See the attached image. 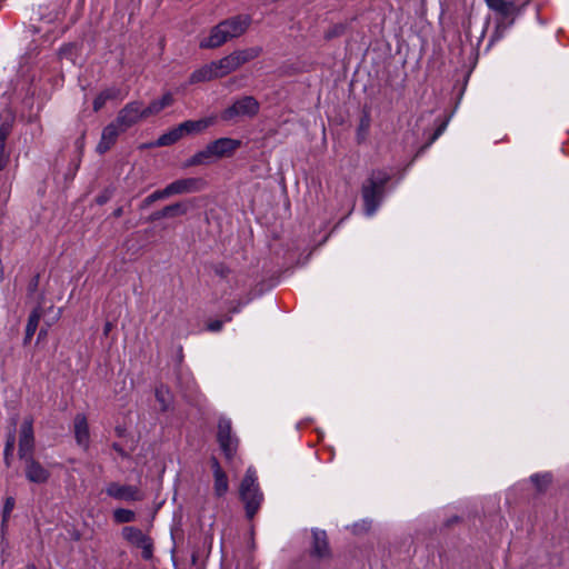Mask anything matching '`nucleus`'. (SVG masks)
<instances>
[{"label":"nucleus","mask_w":569,"mask_h":569,"mask_svg":"<svg viewBox=\"0 0 569 569\" xmlns=\"http://www.w3.org/2000/svg\"><path fill=\"white\" fill-rule=\"evenodd\" d=\"M391 180V174L383 169L372 170L361 186V196L366 216L372 217L379 209L386 187Z\"/></svg>","instance_id":"f257e3e1"},{"label":"nucleus","mask_w":569,"mask_h":569,"mask_svg":"<svg viewBox=\"0 0 569 569\" xmlns=\"http://www.w3.org/2000/svg\"><path fill=\"white\" fill-rule=\"evenodd\" d=\"M241 146V141L232 138H219L209 142L204 149L196 152L186 162L184 167H194L212 163L216 159L233 156Z\"/></svg>","instance_id":"f03ea898"},{"label":"nucleus","mask_w":569,"mask_h":569,"mask_svg":"<svg viewBox=\"0 0 569 569\" xmlns=\"http://www.w3.org/2000/svg\"><path fill=\"white\" fill-rule=\"evenodd\" d=\"M239 496L244 505L246 516L251 520L258 513L264 499L254 469H247L240 483Z\"/></svg>","instance_id":"7ed1b4c3"},{"label":"nucleus","mask_w":569,"mask_h":569,"mask_svg":"<svg viewBox=\"0 0 569 569\" xmlns=\"http://www.w3.org/2000/svg\"><path fill=\"white\" fill-rule=\"evenodd\" d=\"M260 110V103L253 96H243L233 101L221 114V120L233 121L238 117L254 118Z\"/></svg>","instance_id":"20e7f679"},{"label":"nucleus","mask_w":569,"mask_h":569,"mask_svg":"<svg viewBox=\"0 0 569 569\" xmlns=\"http://www.w3.org/2000/svg\"><path fill=\"white\" fill-rule=\"evenodd\" d=\"M217 441L226 458L231 461L238 451L239 438L232 431V423L229 418L222 417L218 421Z\"/></svg>","instance_id":"39448f33"},{"label":"nucleus","mask_w":569,"mask_h":569,"mask_svg":"<svg viewBox=\"0 0 569 569\" xmlns=\"http://www.w3.org/2000/svg\"><path fill=\"white\" fill-rule=\"evenodd\" d=\"M311 543L308 551L309 557L320 563L321 561L330 560L332 558V550L330 548L329 538L326 530L313 528L311 529ZM318 566L311 569H318Z\"/></svg>","instance_id":"423d86ee"},{"label":"nucleus","mask_w":569,"mask_h":569,"mask_svg":"<svg viewBox=\"0 0 569 569\" xmlns=\"http://www.w3.org/2000/svg\"><path fill=\"white\" fill-rule=\"evenodd\" d=\"M122 538L131 546L141 549V557L150 560L153 557V541L140 528L126 526L121 530Z\"/></svg>","instance_id":"0eeeda50"},{"label":"nucleus","mask_w":569,"mask_h":569,"mask_svg":"<svg viewBox=\"0 0 569 569\" xmlns=\"http://www.w3.org/2000/svg\"><path fill=\"white\" fill-rule=\"evenodd\" d=\"M207 182L202 178H182L177 179L164 187L168 197L178 194H188L202 191Z\"/></svg>","instance_id":"6e6552de"},{"label":"nucleus","mask_w":569,"mask_h":569,"mask_svg":"<svg viewBox=\"0 0 569 569\" xmlns=\"http://www.w3.org/2000/svg\"><path fill=\"white\" fill-rule=\"evenodd\" d=\"M146 119L142 102L131 101L128 102L119 112L116 118V122L121 127L122 130H128L134 126L139 120Z\"/></svg>","instance_id":"1a4fd4ad"},{"label":"nucleus","mask_w":569,"mask_h":569,"mask_svg":"<svg viewBox=\"0 0 569 569\" xmlns=\"http://www.w3.org/2000/svg\"><path fill=\"white\" fill-rule=\"evenodd\" d=\"M106 493L116 499L128 502L142 500V495L137 486L121 485L119 482H110L106 488Z\"/></svg>","instance_id":"9d476101"},{"label":"nucleus","mask_w":569,"mask_h":569,"mask_svg":"<svg viewBox=\"0 0 569 569\" xmlns=\"http://www.w3.org/2000/svg\"><path fill=\"white\" fill-rule=\"evenodd\" d=\"M32 419H26L20 428V438H19V458L26 459L32 456L33 452V427Z\"/></svg>","instance_id":"9b49d317"},{"label":"nucleus","mask_w":569,"mask_h":569,"mask_svg":"<svg viewBox=\"0 0 569 569\" xmlns=\"http://www.w3.org/2000/svg\"><path fill=\"white\" fill-rule=\"evenodd\" d=\"M252 19L249 14H237L221 21L222 27L227 30L231 39L242 36L250 27Z\"/></svg>","instance_id":"f8f14e48"},{"label":"nucleus","mask_w":569,"mask_h":569,"mask_svg":"<svg viewBox=\"0 0 569 569\" xmlns=\"http://www.w3.org/2000/svg\"><path fill=\"white\" fill-rule=\"evenodd\" d=\"M122 132H124V130H122L116 121L107 124L102 130L101 139L97 146V152L103 154L109 151Z\"/></svg>","instance_id":"ddd939ff"},{"label":"nucleus","mask_w":569,"mask_h":569,"mask_svg":"<svg viewBox=\"0 0 569 569\" xmlns=\"http://www.w3.org/2000/svg\"><path fill=\"white\" fill-rule=\"evenodd\" d=\"M26 478L33 483H46L50 478V472L33 456L26 459Z\"/></svg>","instance_id":"4468645a"},{"label":"nucleus","mask_w":569,"mask_h":569,"mask_svg":"<svg viewBox=\"0 0 569 569\" xmlns=\"http://www.w3.org/2000/svg\"><path fill=\"white\" fill-rule=\"evenodd\" d=\"M227 30L222 27L221 22L211 28L210 33L207 38H203L199 42L201 49H216L229 41Z\"/></svg>","instance_id":"2eb2a0df"},{"label":"nucleus","mask_w":569,"mask_h":569,"mask_svg":"<svg viewBox=\"0 0 569 569\" xmlns=\"http://www.w3.org/2000/svg\"><path fill=\"white\" fill-rule=\"evenodd\" d=\"M73 425L76 442L84 450H87L90 445V431L86 415L77 413L73 420Z\"/></svg>","instance_id":"dca6fc26"},{"label":"nucleus","mask_w":569,"mask_h":569,"mask_svg":"<svg viewBox=\"0 0 569 569\" xmlns=\"http://www.w3.org/2000/svg\"><path fill=\"white\" fill-rule=\"evenodd\" d=\"M42 300H43V295H41L40 301L38 302L37 307H34L32 309V311L30 312V315L28 317V321H27L26 330H24V337H23V341H22L23 346H28L30 343L32 337L34 336V333L38 329L39 321L43 315V308L41 306Z\"/></svg>","instance_id":"f3484780"},{"label":"nucleus","mask_w":569,"mask_h":569,"mask_svg":"<svg viewBox=\"0 0 569 569\" xmlns=\"http://www.w3.org/2000/svg\"><path fill=\"white\" fill-rule=\"evenodd\" d=\"M198 207V199L197 198H190L182 201H178L171 204H168L163 207L164 214L167 218H173L178 216H184L187 214L191 209H194Z\"/></svg>","instance_id":"a211bd4d"},{"label":"nucleus","mask_w":569,"mask_h":569,"mask_svg":"<svg viewBox=\"0 0 569 569\" xmlns=\"http://www.w3.org/2000/svg\"><path fill=\"white\" fill-rule=\"evenodd\" d=\"M174 99L171 92H166L160 99L151 101L148 107L142 108L146 119L158 114L164 108L170 107Z\"/></svg>","instance_id":"6ab92c4d"},{"label":"nucleus","mask_w":569,"mask_h":569,"mask_svg":"<svg viewBox=\"0 0 569 569\" xmlns=\"http://www.w3.org/2000/svg\"><path fill=\"white\" fill-rule=\"evenodd\" d=\"M211 124H212V120L204 118V119H199V120H187V121L178 124V127L183 137L184 134H193V133L202 132Z\"/></svg>","instance_id":"aec40b11"},{"label":"nucleus","mask_w":569,"mask_h":569,"mask_svg":"<svg viewBox=\"0 0 569 569\" xmlns=\"http://www.w3.org/2000/svg\"><path fill=\"white\" fill-rule=\"evenodd\" d=\"M212 66L217 72V78H223L239 68L231 53L217 61H212Z\"/></svg>","instance_id":"412c9836"},{"label":"nucleus","mask_w":569,"mask_h":569,"mask_svg":"<svg viewBox=\"0 0 569 569\" xmlns=\"http://www.w3.org/2000/svg\"><path fill=\"white\" fill-rule=\"evenodd\" d=\"M116 99H121V90L118 87L107 88L94 98L92 108L97 112L104 107L107 101Z\"/></svg>","instance_id":"4be33fe9"},{"label":"nucleus","mask_w":569,"mask_h":569,"mask_svg":"<svg viewBox=\"0 0 569 569\" xmlns=\"http://www.w3.org/2000/svg\"><path fill=\"white\" fill-rule=\"evenodd\" d=\"M217 78V72L214 71V67L212 66V61L208 64L202 66L201 68L194 70L189 78V82L191 84L199 82H207Z\"/></svg>","instance_id":"5701e85b"},{"label":"nucleus","mask_w":569,"mask_h":569,"mask_svg":"<svg viewBox=\"0 0 569 569\" xmlns=\"http://www.w3.org/2000/svg\"><path fill=\"white\" fill-rule=\"evenodd\" d=\"M262 52L260 47H252L242 50H236L231 52L233 56L238 67L240 68L242 64L258 58Z\"/></svg>","instance_id":"b1692460"},{"label":"nucleus","mask_w":569,"mask_h":569,"mask_svg":"<svg viewBox=\"0 0 569 569\" xmlns=\"http://www.w3.org/2000/svg\"><path fill=\"white\" fill-rule=\"evenodd\" d=\"M371 126V116L368 109H363L362 114L359 119V124L357 128L356 139L359 144L363 143L367 140L369 130Z\"/></svg>","instance_id":"393cba45"},{"label":"nucleus","mask_w":569,"mask_h":569,"mask_svg":"<svg viewBox=\"0 0 569 569\" xmlns=\"http://www.w3.org/2000/svg\"><path fill=\"white\" fill-rule=\"evenodd\" d=\"M181 138H182L181 131L179 130V127L177 126V127L172 128L171 130H169L168 132H164L163 134H161L157 139L156 146L157 147L171 146V144L176 143L177 141H179Z\"/></svg>","instance_id":"a878e982"},{"label":"nucleus","mask_w":569,"mask_h":569,"mask_svg":"<svg viewBox=\"0 0 569 569\" xmlns=\"http://www.w3.org/2000/svg\"><path fill=\"white\" fill-rule=\"evenodd\" d=\"M530 481L538 492H545L552 481V475L550 472L533 473L530 476Z\"/></svg>","instance_id":"bb28decb"},{"label":"nucleus","mask_w":569,"mask_h":569,"mask_svg":"<svg viewBox=\"0 0 569 569\" xmlns=\"http://www.w3.org/2000/svg\"><path fill=\"white\" fill-rule=\"evenodd\" d=\"M515 19L511 18L509 22L503 20H499L496 24V28L490 37L488 47H491L495 42L501 40L505 37V33L509 27L513 24Z\"/></svg>","instance_id":"cd10ccee"},{"label":"nucleus","mask_w":569,"mask_h":569,"mask_svg":"<svg viewBox=\"0 0 569 569\" xmlns=\"http://www.w3.org/2000/svg\"><path fill=\"white\" fill-rule=\"evenodd\" d=\"M213 478H214V483H213L214 495L219 498L223 497L228 492V489H229V482H228V477H227L226 472L214 475Z\"/></svg>","instance_id":"c85d7f7f"},{"label":"nucleus","mask_w":569,"mask_h":569,"mask_svg":"<svg viewBox=\"0 0 569 569\" xmlns=\"http://www.w3.org/2000/svg\"><path fill=\"white\" fill-rule=\"evenodd\" d=\"M112 518L116 523H129L136 520V512L130 509L118 508L113 510Z\"/></svg>","instance_id":"c756f323"},{"label":"nucleus","mask_w":569,"mask_h":569,"mask_svg":"<svg viewBox=\"0 0 569 569\" xmlns=\"http://www.w3.org/2000/svg\"><path fill=\"white\" fill-rule=\"evenodd\" d=\"M14 445H16V435H14V432H10L7 436L4 450H3V462L8 468L11 466Z\"/></svg>","instance_id":"7c9ffc66"},{"label":"nucleus","mask_w":569,"mask_h":569,"mask_svg":"<svg viewBox=\"0 0 569 569\" xmlns=\"http://www.w3.org/2000/svg\"><path fill=\"white\" fill-rule=\"evenodd\" d=\"M169 198L168 194H167V191L166 189H159V190H156L153 191L152 193H150L148 197H146L141 204H140V209H147L149 206H151L153 202L158 201V200H162V199H167Z\"/></svg>","instance_id":"2f4dec72"},{"label":"nucleus","mask_w":569,"mask_h":569,"mask_svg":"<svg viewBox=\"0 0 569 569\" xmlns=\"http://www.w3.org/2000/svg\"><path fill=\"white\" fill-rule=\"evenodd\" d=\"M517 7L513 1H506L503 4H501L495 12H497L501 19L506 21L508 18L512 17L516 12Z\"/></svg>","instance_id":"473e14b6"},{"label":"nucleus","mask_w":569,"mask_h":569,"mask_svg":"<svg viewBox=\"0 0 569 569\" xmlns=\"http://www.w3.org/2000/svg\"><path fill=\"white\" fill-rule=\"evenodd\" d=\"M347 23L343 22L333 24L325 32V39L332 40L335 38L343 36L347 30Z\"/></svg>","instance_id":"72a5a7b5"},{"label":"nucleus","mask_w":569,"mask_h":569,"mask_svg":"<svg viewBox=\"0 0 569 569\" xmlns=\"http://www.w3.org/2000/svg\"><path fill=\"white\" fill-rule=\"evenodd\" d=\"M169 395L168 388H164L163 386L156 389V399L161 406V410L166 411L169 409L170 402L167 399V396Z\"/></svg>","instance_id":"f704fd0d"},{"label":"nucleus","mask_w":569,"mask_h":569,"mask_svg":"<svg viewBox=\"0 0 569 569\" xmlns=\"http://www.w3.org/2000/svg\"><path fill=\"white\" fill-rule=\"evenodd\" d=\"M446 127H447V122L440 123L439 127L435 130V132L430 137L429 141L423 147L420 148V150L418 151L417 156H419L428 147H430L442 134V132L446 130Z\"/></svg>","instance_id":"c9c22d12"},{"label":"nucleus","mask_w":569,"mask_h":569,"mask_svg":"<svg viewBox=\"0 0 569 569\" xmlns=\"http://www.w3.org/2000/svg\"><path fill=\"white\" fill-rule=\"evenodd\" d=\"M114 188L113 187H107L104 188L96 198V202L99 206L106 204L113 196Z\"/></svg>","instance_id":"e433bc0d"},{"label":"nucleus","mask_w":569,"mask_h":569,"mask_svg":"<svg viewBox=\"0 0 569 569\" xmlns=\"http://www.w3.org/2000/svg\"><path fill=\"white\" fill-rule=\"evenodd\" d=\"M12 126L9 122H2L0 124V143L7 144V139L10 136Z\"/></svg>","instance_id":"4c0bfd02"},{"label":"nucleus","mask_w":569,"mask_h":569,"mask_svg":"<svg viewBox=\"0 0 569 569\" xmlns=\"http://www.w3.org/2000/svg\"><path fill=\"white\" fill-rule=\"evenodd\" d=\"M212 269L218 277L223 279L227 278L231 272L230 268L222 262L213 264Z\"/></svg>","instance_id":"58836bf2"},{"label":"nucleus","mask_w":569,"mask_h":569,"mask_svg":"<svg viewBox=\"0 0 569 569\" xmlns=\"http://www.w3.org/2000/svg\"><path fill=\"white\" fill-rule=\"evenodd\" d=\"M74 49L76 46L73 43L63 44L59 50V54L61 58L72 59Z\"/></svg>","instance_id":"ea45409f"},{"label":"nucleus","mask_w":569,"mask_h":569,"mask_svg":"<svg viewBox=\"0 0 569 569\" xmlns=\"http://www.w3.org/2000/svg\"><path fill=\"white\" fill-rule=\"evenodd\" d=\"M39 282H40V274L36 273L28 283V287H27L28 296H33L37 292Z\"/></svg>","instance_id":"a19ab883"},{"label":"nucleus","mask_w":569,"mask_h":569,"mask_svg":"<svg viewBox=\"0 0 569 569\" xmlns=\"http://www.w3.org/2000/svg\"><path fill=\"white\" fill-rule=\"evenodd\" d=\"M14 507V499L12 497H8L3 505V521L10 516L12 509Z\"/></svg>","instance_id":"79ce46f5"},{"label":"nucleus","mask_w":569,"mask_h":569,"mask_svg":"<svg viewBox=\"0 0 569 569\" xmlns=\"http://www.w3.org/2000/svg\"><path fill=\"white\" fill-rule=\"evenodd\" d=\"M9 161V154L6 151V144L0 143V171H2Z\"/></svg>","instance_id":"37998d69"},{"label":"nucleus","mask_w":569,"mask_h":569,"mask_svg":"<svg viewBox=\"0 0 569 569\" xmlns=\"http://www.w3.org/2000/svg\"><path fill=\"white\" fill-rule=\"evenodd\" d=\"M223 327L222 320H212L207 325V330L211 332H219Z\"/></svg>","instance_id":"c03bdc74"},{"label":"nucleus","mask_w":569,"mask_h":569,"mask_svg":"<svg viewBox=\"0 0 569 569\" xmlns=\"http://www.w3.org/2000/svg\"><path fill=\"white\" fill-rule=\"evenodd\" d=\"M167 218V216L164 214V210L163 208L161 210H157L154 212H152L148 218H147V221L149 222H153V221H158L160 219H164Z\"/></svg>","instance_id":"a18cd8bd"},{"label":"nucleus","mask_w":569,"mask_h":569,"mask_svg":"<svg viewBox=\"0 0 569 569\" xmlns=\"http://www.w3.org/2000/svg\"><path fill=\"white\" fill-rule=\"evenodd\" d=\"M210 462H211V468H212V471H213V476L218 475V473L224 472L216 457H211Z\"/></svg>","instance_id":"49530a36"},{"label":"nucleus","mask_w":569,"mask_h":569,"mask_svg":"<svg viewBox=\"0 0 569 569\" xmlns=\"http://www.w3.org/2000/svg\"><path fill=\"white\" fill-rule=\"evenodd\" d=\"M489 9L492 11L497 10L501 4H503L507 0H485Z\"/></svg>","instance_id":"de8ad7c7"},{"label":"nucleus","mask_w":569,"mask_h":569,"mask_svg":"<svg viewBox=\"0 0 569 569\" xmlns=\"http://www.w3.org/2000/svg\"><path fill=\"white\" fill-rule=\"evenodd\" d=\"M48 335V327L47 328H41L38 332V337H37V343H39L41 340H43Z\"/></svg>","instance_id":"09e8293b"},{"label":"nucleus","mask_w":569,"mask_h":569,"mask_svg":"<svg viewBox=\"0 0 569 569\" xmlns=\"http://www.w3.org/2000/svg\"><path fill=\"white\" fill-rule=\"evenodd\" d=\"M244 306L243 302L241 301H238L231 309H230V313H238L241 311L242 307Z\"/></svg>","instance_id":"8fccbe9b"},{"label":"nucleus","mask_w":569,"mask_h":569,"mask_svg":"<svg viewBox=\"0 0 569 569\" xmlns=\"http://www.w3.org/2000/svg\"><path fill=\"white\" fill-rule=\"evenodd\" d=\"M112 329V323L110 321H107L103 326V336L107 337Z\"/></svg>","instance_id":"3c124183"},{"label":"nucleus","mask_w":569,"mask_h":569,"mask_svg":"<svg viewBox=\"0 0 569 569\" xmlns=\"http://www.w3.org/2000/svg\"><path fill=\"white\" fill-rule=\"evenodd\" d=\"M123 214V208L122 207H118L113 210L112 212V216L114 218H120L121 216Z\"/></svg>","instance_id":"603ef678"},{"label":"nucleus","mask_w":569,"mask_h":569,"mask_svg":"<svg viewBox=\"0 0 569 569\" xmlns=\"http://www.w3.org/2000/svg\"><path fill=\"white\" fill-rule=\"evenodd\" d=\"M112 449L116 450L121 456H124V450H123V448L119 443L114 442L112 445Z\"/></svg>","instance_id":"864d4df0"},{"label":"nucleus","mask_w":569,"mask_h":569,"mask_svg":"<svg viewBox=\"0 0 569 569\" xmlns=\"http://www.w3.org/2000/svg\"><path fill=\"white\" fill-rule=\"evenodd\" d=\"M232 315H233V313H230V312H229V315H227V316H226V318H224V320H222V321H223V322H224V321H226V322H230V321L232 320Z\"/></svg>","instance_id":"5fc2aeb1"},{"label":"nucleus","mask_w":569,"mask_h":569,"mask_svg":"<svg viewBox=\"0 0 569 569\" xmlns=\"http://www.w3.org/2000/svg\"><path fill=\"white\" fill-rule=\"evenodd\" d=\"M26 569H37V567L33 563L27 565Z\"/></svg>","instance_id":"6e6d98bb"},{"label":"nucleus","mask_w":569,"mask_h":569,"mask_svg":"<svg viewBox=\"0 0 569 569\" xmlns=\"http://www.w3.org/2000/svg\"><path fill=\"white\" fill-rule=\"evenodd\" d=\"M458 520H459V518H458V517H453L452 519H450V520H449V523H451V522H457Z\"/></svg>","instance_id":"4d7b16f0"},{"label":"nucleus","mask_w":569,"mask_h":569,"mask_svg":"<svg viewBox=\"0 0 569 569\" xmlns=\"http://www.w3.org/2000/svg\"><path fill=\"white\" fill-rule=\"evenodd\" d=\"M60 315H61V310L59 309V310H58V313H57V316H56V319H58V318L60 317Z\"/></svg>","instance_id":"13d9d810"}]
</instances>
